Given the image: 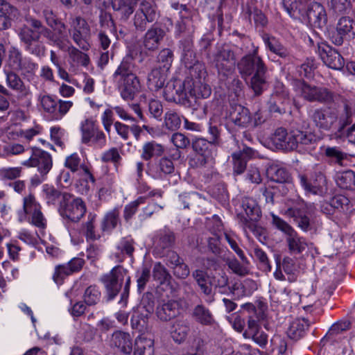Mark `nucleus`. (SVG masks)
<instances>
[{
	"label": "nucleus",
	"mask_w": 355,
	"mask_h": 355,
	"mask_svg": "<svg viewBox=\"0 0 355 355\" xmlns=\"http://www.w3.org/2000/svg\"><path fill=\"white\" fill-rule=\"evenodd\" d=\"M159 17V11L153 1H142L132 18L136 32L143 33L142 44L145 50L156 51L164 37L166 31L162 24L155 22Z\"/></svg>",
	"instance_id": "nucleus-1"
},
{
	"label": "nucleus",
	"mask_w": 355,
	"mask_h": 355,
	"mask_svg": "<svg viewBox=\"0 0 355 355\" xmlns=\"http://www.w3.org/2000/svg\"><path fill=\"white\" fill-rule=\"evenodd\" d=\"M221 268V263L217 259L207 258L202 260L200 268L192 272V277L202 293L208 297L206 300L209 302L213 301V285L218 288L221 293L230 290L228 277Z\"/></svg>",
	"instance_id": "nucleus-2"
},
{
	"label": "nucleus",
	"mask_w": 355,
	"mask_h": 355,
	"mask_svg": "<svg viewBox=\"0 0 355 355\" xmlns=\"http://www.w3.org/2000/svg\"><path fill=\"white\" fill-rule=\"evenodd\" d=\"M237 69L242 78L250 79V87L255 96H260L268 87V67L258 55V47L240 59Z\"/></svg>",
	"instance_id": "nucleus-3"
},
{
	"label": "nucleus",
	"mask_w": 355,
	"mask_h": 355,
	"mask_svg": "<svg viewBox=\"0 0 355 355\" xmlns=\"http://www.w3.org/2000/svg\"><path fill=\"white\" fill-rule=\"evenodd\" d=\"M272 225L286 235V241L290 253L301 254L309 247L306 239L301 237L295 230L279 216L271 214Z\"/></svg>",
	"instance_id": "nucleus-4"
},
{
	"label": "nucleus",
	"mask_w": 355,
	"mask_h": 355,
	"mask_svg": "<svg viewBox=\"0 0 355 355\" xmlns=\"http://www.w3.org/2000/svg\"><path fill=\"white\" fill-rule=\"evenodd\" d=\"M178 48L180 51L181 62L189 69L190 75L195 78H201L205 67L197 58L191 36L188 35L180 40L178 42Z\"/></svg>",
	"instance_id": "nucleus-5"
},
{
	"label": "nucleus",
	"mask_w": 355,
	"mask_h": 355,
	"mask_svg": "<svg viewBox=\"0 0 355 355\" xmlns=\"http://www.w3.org/2000/svg\"><path fill=\"white\" fill-rule=\"evenodd\" d=\"M300 96L311 103H330L334 101V94L324 87H320L304 80H297L295 84Z\"/></svg>",
	"instance_id": "nucleus-6"
},
{
	"label": "nucleus",
	"mask_w": 355,
	"mask_h": 355,
	"mask_svg": "<svg viewBox=\"0 0 355 355\" xmlns=\"http://www.w3.org/2000/svg\"><path fill=\"white\" fill-rule=\"evenodd\" d=\"M243 308L247 309L250 313L252 314L249 315L248 320V327L243 333V336L246 338H252L254 343L261 347L264 348L268 343V335L261 329L259 322L262 319V313L257 311L255 306L248 303L242 306Z\"/></svg>",
	"instance_id": "nucleus-7"
},
{
	"label": "nucleus",
	"mask_w": 355,
	"mask_h": 355,
	"mask_svg": "<svg viewBox=\"0 0 355 355\" xmlns=\"http://www.w3.org/2000/svg\"><path fill=\"white\" fill-rule=\"evenodd\" d=\"M191 86V80L189 79L170 80L164 88V97L168 102L187 106L189 104L187 93Z\"/></svg>",
	"instance_id": "nucleus-8"
},
{
	"label": "nucleus",
	"mask_w": 355,
	"mask_h": 355,
	"mask_svg": "<svg viewBox=\"0 0 355 355\" xmlns=\"http://www.w3.org/2000/svg\"><path fill=\"white\" fill-rule=\"evenodd\" d=\"M207 59L209 63L217 69L219 74L225 76L231 72L235 64L236 55L231 48L223 45L212 55L207 53Z\"/></svg>",
	"instance_id": "nucleus-9"
},
{
	"label": "nucleus",
	"mask_w": 355,
	"mask_h": 355,
	"mask_svg": "<svg viewBox=\"0 0 355 355\" xmlns=\"http://www.w3.org/2000/svg\"><path fill=\"white\" fill-rule=\"evenodd\" d=\"M309 128V121L302 117L295 119L291 123V134L297 144H302V150L305 151V153L311 154L312 148L309 145L315 139V135L308 131Z\"/></svg>",
	"instance_id": "nucleus-10"
},
{
	"label": "nucleus",
	"mask_w": 355,
	"mask_h": 355,
	"mask_svg": "<svg viewBox=\"0 0 355 355\" xmlns=\"http://www.w3.org/2000/svg\"><path fill=\"white\" fill-rule=\"evenodd\" d=\"M127 270L121 266L114 267L109 272L101 277L108 296V300H113L119 293L124 279L126 280Z\"/></svg>",
	"instance_id": "nucleus-11"
},
{
	"label": "nucleus",
	"mask_w": 355,
	"mask_h": 355,
	"mask_svg": "<svg viewBox=\"0 0 355 355\" xmlns=\"http://www.w3.org/2000/svg\"><path fill=\"white\" fill-rule=\"evenodd\" d=\"M316 52L322 62L334 70L343 69L345 62L341 54L326 41L316 42Z\"/></svg>",
	"instance_id": "nucleus-12"
},
{
	"label": "nucleus",
	"mask_w": 355,
	"mask_h": 355,
	"mask_svg": "<svg viewBox=\"0 0 355 355\" xmlns=\"http://www.w3.org/2000/svg\"><path fill=\"white\" fill-rule=\"evenodd\" d=\"M303 21L313 28L323 29L327 24L328 16L322 3L313 1L306 4Z\"/></svg>",
	"instance_id": "nucleus-13"
},
{
	"label": "nucleus",
	"mask_w": 355,
	"mask_h": 355,
	"mask_svg": "<svg viewBox=\"0 0 355 355\" xmlns=\"http://www.w3.org/2000/svg\"><path fill=\"white\" fill-rule=\"evenodd\" d=\"M242 207L248 217V218L244 217L241 219L245 232H247L248 230L254 235L259 234L260 228L253 221L258 220L261 216V210L257 202L251 198L244 197L242 200Z\"/></svg>",
	"instance_id": "nucleus-14"
},
{
	"label": "nucleus",
	"mask_w": 355,
	"mask_h": 355,
	"mask_svg": "<svg viewBox=\"0 0 355 355\" xmlns=\"http://www.w3.org/2000/svg\"><path fill=\"white\" fill-rule=\"evenodd\" d=\"M355 35V21L349 16H342L338 21L336 29L330 33V40L336 46H341L344 41Z\"/></svg>",
	"instance_id": "nucleus-15"
},
{
	"label": "nucleus",
	"mask_w": 355,
	"mask_h": 355,
	"mask_svg": "<svg viewBox=\"0 0 355 355\" xmlns=\"http://www.w3.org/2000/svg\"><path fill=\"white\" fill-rule=\"evenodd\" d=\"M312 208L311 204L306 203L303 199L298 198L294 205L288 207L286 214L294 218L297 226L304 232H308L311 229L309 218L305 215Z\"/></svg>",
	"instance_id": "nucleus-16"
},
{
	"label": "nucleus",
	"mask_w": 355,
	"mask_h": 355,
	"mask_svg": "<svg viewBox=\"0 0 355 355\" xmlns=\"http://www.w3.org/2000/svg\"><path fill=\"white\" fill-rule=\"evenodd\" d=\"M298 178L306 194L322 196L327 192V180L323 174L319 173L310 179L304 175L300 174Z\"/></svg>",
	"instance_id": "nucleus-17"
},
{
	"label": "nucleus",
	"mask_w": 355,
	"mask_h": 355,
	"mask_svg": "<svg viewBox=\"0 0 355 355\" xmlns=\"http://www.w3.org/2000/svg\"><path fill=\"white\" fill-rule=\"evenodd\" d=\"M272 141L276 149L282 150L284 153L295 150L299 153H305L302 150V144H297L291 134L288 137L286 130L284 128H279L275 130Z\"/></svg>",
	"instance_id": "nucleus-18"
},
{
	"label": "nucleus",
	"mask_w": 355,
	"mask_h": 355,
	"mask_svg": "<svg viewBox=\"0 0 355 355\" xmlns=\"http://www.w3.org/2000/svg\"><path fill=\"white\" fill-rule=\"evenodd\" d=\"M71 26L73 28L72 39L74 42L83 50L87 51L89 44L87 41V36L89 32V27L87 21L81 17L71 18Z\"/></svg>",
	"instance_id": "nucleus-19"
},
{
	"label": "nucleus",
	"mask_w": 355,
	"mask_h": 355,
	"mask_svg": "<svg viewBox=\"0 0 355 355\" xmlns=\"http://www.w3.org/2000/svg\"><path fill=\"white\" fill-rule=\"evenodd\" d=\"M226 118L229 119L235 125L241 128H247L252 122L250 110L236 103L230 104L226 112Z\"/></svg>",
	"instance_id": "nucleus-20"
},
{
	"label": "nucleus",
	"mask_w": 355,
	"mask_h": 355,
	"mask_svg": "<svg viewBox=\"0 0 355 355\" xmlns=\"http://www.w3.org/2000/svg\"><path fill=\"white\" fill-rule=\"evenodd\" d=\"M338 118L337 112L331 109L318 108L311 115L315 126L323 130H331L337 122Z\"/></svg>",
	"instance_id": "nucleus-21"
},
{
	"label": "nucleus",
	"mask_w": 355,
	"mask_h": 355,
	"mask_svg": "<svg viewBox=\"0 0 355 355\" xmlns=\"http://www.w3.org/2000/svg\"><path fill=\"white\" fill-rule=\"evenodd\" d=\"M23 209L31 216L33 225L41 229L46 227V221L41 211V207L33 196L30 195L24 198Z\"/></svg>",
	"instance_id": "nucleus-22"
},
{
	"label": "nucleus",
	"mask_w": 355,
	"mask_h": 355,
	"mask_svg": "<svg viewBox=\"0 0 355 355\" xmlns=\"http://www.w3.org/2000/svg\"><path fill=\"white\" fill-rule=\"evenodd\" d=\"M25 34L18 33L19 38L23 44L24 50L31 55L41 58L45 55L46 47L40 41V37L32 36V33Z\"/></svg>",
	"instance_id": "nucleus-23"
},
{
	"label": "nucleus",
	"mask_w": 355,
	"mask_h": 355,
	"mask_svg": "<svg viewBox=\"0 0 355 355\" xmlns=\"http://www.w3.org/2000/svg\"><path fill=\"white\" fill-rule=\"evenodd\" d=\"M85 261L80 257H74L71 259L67 264L58 266L55 268L53 279L57 284H60L64 278L73 272L81 270Z\"/></svg>",
	"instance_id": "nucleus-24"
},
{
	"label": "nucleus",
	"mask_w": 355,
	"mask_h": 355,
	"mask_svg": "<svg viewBox=\"0 0 355 355\" xmlns=\"http://www.w3.org/2000/svg\"><path fill=\"white\" fill-rule=\"evenodd\" d=\"M86 207L80 198H74L65 204L61 211L63 218L77 223L85 215Z\"/></svg>",
	"instance_id": "nucleus-25"
},
{
	"label": "nucleus",
	"mask_w": 355,
	"mask_h": 355,
	"mask_svg": "<svg viewBox=\"0 0 355 355\" xmlns=\"http://www.w3.org/2000/svg\"><path fill=\"white\" fill-rule=\"evenodd\" d=\"M121 81V96L125 101H132L140 93L141 85L136 75H130Z\"/></svg>",
	"instance_id": "nucleus-26"
},
{
	"label": "nucleus",
	"mask_w": 355,
	"mask_h": 355,
	"mask_svg": "<svg viewBox=\"0 0 355 355\" xmlns=\"http://www.w3.org/2000/svg\"><path fill=\"white\" fill-rule=\"evenodd\" d=\"M55 26L49 28V33H48L46 39L60 49L65 51L67 48V42H68L66 25L63 22L60 21Z\"/></svg>",
	"instance_id": "nucleus-27"
},
{
	"label": "nucleus",
	"mask_w": 355,
	"mask_h": 355,
	"mask_svg": "<svg viewBox=\"0 0 355 355\" xmlns=\"http://www.w3.org/2000/svg\"><path fill=\"white\" fill-rule=\"evenodd\" d=\"M180 304L178 301L170 300L157 306L156 315L162 321H169L180 314Z\"/></svg>",
	"instance_id": "nucleus-28"
},
{
	"label": "nucleus",
	"mask_w": 355,
	"mask_h": 355,
	"mask_svg": "<svg viewBox=\"0 0 355 355\" xmlns=\"http://www.w3.org/2000/svg\"><path fill=\"white\" fill-rule=\"evenodd\" d=\"M28 25L23 26L19 31V33L21 34H26L29 33H32V36L41 37L43 36L46 38L48 36L49 29V28L44 26L40 20L33 17H29L26 19Z\"/></svg>",
	"instance_id": "nucleus-29"
},
{
	"label": "nucleus",
	"mask_w": 355,
	"mask_h": 355,
	"mask_svg": "<svg viewBox=\"0 0 355 355\" xmlns=\"http://www.w3.org/2000/svg\"><path fill=\"white\" fill-rule=\"evenodd\" d=\"M190 331V327L186 320L178 319L173 322L169 329V334L173 340L178 344L184 343Z\"/></svg>",
	"instance_id": "nucleus-30"
},
{
	"label": "nucleus",
	"mask_w": 355,
	"mask_h": 355,
	"mask_svg": "<svg viewBox=\"0 0 355 355\" xmlns=\"http://www.w3.org/2000/svg\"><path fill=\"white\" fill-rule=\"evenodd\" d=\"M111 345L117 347L124 354H130L132 351V339L128 333L116 331L112 335Z\"/></svg>",
	"instance_id": "nucleus-31"
},
{
	"label": "nucleus",
	"mask_w": 355,
	"mask_h": 355,
	"mask_svg": "<svg viewBox=\"0 0 355 355\" xmlns=\"http://www.w3.org/2000/svg\"><path fill=\"white\" fill-rule=\"evenodd\" d=\"M168 77V71L163 68H153L148 76L147 84L150 90L157 91L162 88Z\"/></svg>",
	"instance_id": "nucleus-32"
},
{
	"label": "nucleus",
	"mask_w": 355,
	"mask_h": 355,
	"mask_svg": "<svg viewBox=\"0 0 355 355\" xmlns=\"http://www.w3.org/2000/svg\"><path fill=\"white\" fill-rule=\"evenodd\" d=\"M135 250L133 239L130 237L122 238L116 244V251L112 253V258L117 262H121L125 255L131 257Z\"/></svg>",
	"instance_id": "nucleus-33"
},
{
	"label": "nucleus",
	"mask_w": 355,
	"mask_h": 355,
	"mask_svg": "<svg viewBox=\"0 0 355 355\" xmlns=\"http://www.w3.org/2000/svg\"><path fill=\"white\" fill-rule=\"evenodd\" d=\"M140 0H112V6L114 11L126 21L135 10V6Z\"/></svg>",
	"instance_id": "nucleus-34"
},
{
	"label": "nucleus",
	"mask_w": 355,
	"mask_h": 355,
	"mask_svg": "<svg viewBox=\"0 0 355 355\" xmlns=\"http://www.w3.org/2000/svg\"><path fill=\"white\" fill-rule=\"evenodd\" d=\"M343 103V113L341 114L338 125V137H342L345 128L352 123V117L355 114V101L346 100Z\"/></svg>",
	"instance_id": "nucleus-35"
},
{
	"label": "nucleus",
	"mask_w": 355,
	"mask_h": 355,
	"mask_svg": "<svg viewBox=\"0 0 355 355\" xmlns=\"http://www.w3.org/2000/svg\"><path fill=\"white\" fill-rule=\"evenodd\" d=\"M343 103V113L341 114L338 125V137H342L345 128L352 123V117L355 114V101L346 100Z\"/></svg>",
	"instance_id": "nucleus-36"
},
{
	"label": "nucleus",
	"mask_w": 355,
	"mask_h": 355,
	"mask_svg": "<svg viewBox=\"0 0 355 355\" xmlns=\"http://www.w3.org/2000/svg\"><path fill=\"white\" fill-rule=\"evenodd\" d=\"M134 355H154V340L151 336L139 335L135 341Z\"/></svg>",
	"instance_id": "nucleus-37"
},
{
	"label": "nucleus",
	"mask_w": 355,
	"mask_h": 355,
	"mask_svg": "<svg viewBox=\"0 0 355 355\" xmlns=\"http://www.w3.org/2000/svg\"><path fill=\"white\" fill-rule=\"evenodd\" d=\"M309 327V323L305 318H295L290 322L286 333L291 339L297 340L304 336Z\"/></svg>",
	"instance_id": "nucleus-38"
},
{
	"label": "nucleus",
	"mask_w": 355,
	"mask_h": 355,
	"mask_svg": "<svg viewBox=\"0 0 355 355\" xmlns=\"http://www.w3.org/2000/svg\"><path fill=\"white\" fill-rule=\"evenodd\" d=\"M7 85L19 93V98H25L30 94V90L24 84L20 77L15 72L5 71Z\"/></svg>",
	"instance_id": "nucleus-39"
},
{
	"label": "nucleus",
	"mask_w": 355,
	"mask_h": 355,
	"mask_svg": "<svg viewBox=\"0 0 355 355\" xmlns=\"http://www.w3.org/2000/svg\"><path fill=\"white\" fill-rule=\"evenodd\" d=\"M282 4L290 17L303 20L306 9L303 0H282Z\"/></svg>",
	"instance_id": "nucleus-40"
},
{
	"label": "nucleus",
	"mask_w": 355,
	"mask_h": 355,
	"mask_svg": "<svg viewBox=\"0 0 355 355\" xmlns=\"http://www.w3.org/2000/svg\"><path fill=\"white\" fill-rule=\"evenodd\" d=\"M120 208L116 207L105 214L101 223L103 232L110 233L120 223Z\"/></svg>",
	"instance_id": "nucleus-41"
},
{
	"label": "nucleus",
	"mask_w": 355,
	"mask_h": 355,
	"mask_svg": "<svg viewBox=\"0 0 355 355\" xmlns=\"http://www.w3.org/2000/svg\"><path fill=\"white\" fill-rule=\"evenodd\" d=\"M266 48L272 53L278 57L289 60L290 52L284 45H282L275 37L264 36L263 37Z\"/></svg>",
	"instance_id": "nucleus-42"
},
{
	"label": "nucleus",
	"mask_w": 355,
	"mask_h": 355,
	"mask_svg": "<svg viewBox=\"0 0 355 355\" xmlns=\"http://www.w3.org/2000/svg\"><path fill=\"white\" fill-rule=\"evenodd\" d=\"M64 165L72 172L83 170V173L89 178L91 183L95 182L94 176L90 173L85 165V160L83 157L82 158L80 157H67Z\"/></svg>",
	"instance_id": "nucleus-43"
},
{
	"label": "nucleus",
	"mask_w": 355,
	"mask_h": 355,
	"mask_svg": "<svg viewBox=\"0 0 355 355\" xmlns=\"http://www.w3.org/2000/svg\"><path fill=\"white\" fill-rule=\"evenodd\" d=\"M23 164L27 167H36L43 175L46 174L52 166L51 157H30Z\"/></svg>",
	"instance_id": "nucleus-44"
},
{
	"label": "nucleus",
	"mask_w": 355,
	"mask_h": 355,
	"mask_svg": "<svg viewBox=\"0 0 355 355\" xmlns=\"http://www.w3.org/2000/svg\"><path fill=\"white\" fill-rule=\"evenodd\" d=\"M329 10L333 15L348 14L353 8L352 0H327Z\"/></svg>",
	"instance_id": "nucleus-45"
},
{
	"label": "nucleus",
	"mask_w": 355,
	"mask_h": 355,
	"mask_svg": "<svg viewBox=\"0 0 355 355\" xmlns=\"http://www.w3.org/2000/svg\"><path fill=\"white\" fill-rule=\"evenodd\" d=\"M280 265L287 275V281L291 283L295 282L299 274V266L297 264L296 260L286 257L283 259L282 262H280Z\"/></svg>",
	"instance_id": "nucleus-46"
},
{
	"label": "nucleus",
	"mask_w": 355,
	"mask_h": 355,
	"mask_svg": "<svg viewBox=\"0 0 355 355\" xmlns=\"http://www.w3.org/2000/svg\"><path fill=\"white\" fill-rule=\"evenodd\" d=\"M197 79V80L191 79V86L189 88L190 96H194L196 98H207L210 96L211 94V87L208 85L202 83L200 80V78Z\"/></svg>",
	"instance_id": "nucleus-47"
},
{
	"label": "nucleus",
	"mask_w": 355,
	"mask_h": 355,
	"mask_svg": "<svg viewBox=\"0 0 355 355\" xmlns=\"http://www.w3.org/2000/svg\"><path fill=\"white\" fill-rule=\"evenodd\" d=\"M337 185L344 189H355V173L352 170L339 171L336 175Z\"/></svg>",
	"instance_id": "nucleus-48"
},
{
	"label": "nucleus",
	"mask_w": 355,
	"mask_h": 355,
	"mask_svg": "<svg viewBox=\"0 0 355 355\" xmlns=\"http://www.w3.org/2000/svg\"><path fill=\"white\" fill-rule=\"evenodd\" d=\"M192 316L196 322L204 325H210L214 321L209 309L202 304H198L194 307Z\"/></svg>",
	"instance_id": "nucleus-49"
},
{
	"label": "nucleus",
	"mask_w": 355,
	"mask_h": 355,
	"mask_svg": "<svg viewBox=\"0 0 355 355\" xmlns=\"http://www.w3.org/2000/svg\"><path fill=\"white\" fill-rule=\"evenodd\" d=\"M192 148L198 155H210L215 151L216 145L207 139L199 138L193 142Z\"/></svg>",
	"instance_id": "nucleus-50"
},
{
	"label": "nucleus",
	"mask_w": 355,
	"mask_h": 355,
	"mask_svg": "<svg viewBox=\"0 0 355 355\" xmlns=\"http://www.w3.org/2000/svg\"><path fill=\"white\" fill-rule=\"evenodd\" d=\"M133 68V58L131 56H126L123 58L113 76L115 78L121 76V80L126 78L130 75H135L132 72Z\"/></svg>",
	"instance_id": "nucleus-51"
},
{
	"label": "nucleus",
	"mask_w": 355,
	"mask_h": 355,
	"mask_svg": "<svg viewBox=\"0 0 355 355\" xmlns=\"http://www.w3.org/2000/svg\"><path fill=\"white\" fill-rule=\"evenodd\" d=\"M173 59V51L171 49L164 48L162 49L157 56V62L159 64L157 67L165 69L168 71L171 67Z\"/></svg>",
	"instance_id": "nucleus-52"
},
{
	"label": "nucleus",
	"mask_w": 355,
	"mask_h": 355,
	"mask_svg": "<svg viewBox=\"0 0 355 355\" xmlns=\"http://www.w3.org/2000/svg\"><path fill=\"white\" fill-rule=\"evenodd\" d=\"M182 123V118L180 114L174 111L168 110L164 115V126L169 130H176L180 128Z\"/></svg>",
	"instance_id": "nucleus-53"
},
{
	"label": "nucleus",
	"mask_w": 355,
	"mask_h": 355,
	"mask_svg": "<svg viewBox=\"0 0 355 355\" xmlns=\"http://www.w3.org/2000/svg\"><path fill=\"white\" fill-rule=\"evenodd\" d=\"M268 110L271 113L284 114L286 112L285 101L279 94H273L268 101Z\"/></svg>",
	"instance_id": "nucleus-54"
},
{
	"label": "nucleus",
	"mask_w": 355,
	"mask_h": 355,
	"mask_svg": "<svg viewBox=\"0 0 355 355\" xmlns=\"http://www.w3.org/2000/svg\"><path fill=\"white\" fill-rule=\"evenodd\" d=\"M146 198L141 196L134 201L126 205L123 210V218L126 222H129L138 209V207L145 203Z\"/></svg>",
	"instance_id": "nucleus-55"
},
{
	"label": "nucleus",
	"mask_w": 355,
	"mask_h": 355,
	"mask_svg": "<svg viewBox=\"0 0 355 355\" xmlns=\"http://www.w3.org/2000/svg\"><path fill=\"white\" fill-rule=\"evenodd\" d=\"M22 55L16 48L12 47L8 52V64L14 70L22 69Z\"/></svg>",
	"instance_id": "nucleus-56"
},
{
	"label": "nucleus",
	"mask_w": 355,
	"mask_h": 355,
	"mask_svg": "<svg viewBox=\"0 0 355 355\" xmlns=\"http://www.w3.org/2000/svg\"><path fill=\"white\" fill-rule=\"evenodd\" d=\"M101 292L96 286H90L85 290L83 299L84 302L89 306L97 304L101 300Z\"/></svg>",
	"instance_id": "nucleus-57"
},
{
	"label": "nucleus",
	"mask_w": 355,
	"mask_h": 355,
	"mask_svg": "<svg viewBox=\"0 0 355 355\" xmlns=\"http://www.w3.org/2000/svg\"><path fill=\"white\" fill-rule=\"evenodd\" d=\"M153 277L159 284H164L171 278V275L166 268L161 263L158 262L154 265Z\"/></svg>",
	"instance_id": "nucleus-58"
},
{
	"label": "nucleus",
	"mask_w": 355,
	"mask_h": 355,
	"mask_svg": "<svg viewBox=\"0 0 355 355\" xmlns=\"http://www.w3.org/2000/svg\"><path fill=\"white\" fill-rule=\"evenodd\" d=\"M39 100L45 112L52 114L57 113V101L55 99L49 95L40 96Z\"/></svg>",
	"instance_id": "nucleus-59"
},
{
	"label": "nucleus",
	"mask_w": 355,
	"mask_h": 355,
	"mask_svg": "<svg viewBox=\"0 0 355 355\" xmlns=\"http://www.w3.org/2000/svg\"><path fill=\"white\" fill-rule=\"evenodd\" d=\"M268 173L272 174V179L277 182H288L291 180L289 173L284 168L271 167Z\"/></svg>",
	"instance_id": "nucleus-60"
},
{
	"label": "nucleus",
	"mask_w": 355,
	"mask_h": 355,
	"mask_svg": "<svg viewBox=\"0 0 355 355\" xmlns=\"http://www.w3.org/2000/svg\"><path fill=\"white\" fill-rule=\"evenodd\" d=\"M42 193L46 202L52 205L55 204L60 196V191L48 184L42 186Z\"/></svg>",
	"instance_id": "nucleus-61"
},
{
	"label": "nucleus",
	"mask_w": 355,
	"mask_h": 355,
	"mask_svg": "<svg viewBox=\"0 0 355 355\" xmlns=\"http://www.w3.org/2000/svg\"><path fill=\"white\" fill-rule=\"evenodd\" d=\"M253 256L259 261L263 270L266 272H270L271 270V266L269 263L267 254L262 249L255 247L253 249Z\"/></svg>",
	"instance_id": "nucleus-62"
},
{
	"label": "nucleus",
	"mask_w": 355,
	"mask_h": 355,
	"mask_svg": "<svg viewBox=\"0 0 355 355\" xmlns=\"http://www.w3.org/2000/svg\"><path fill=\"white\" fill-rule=\"evenodd\" d=\"M96 218V215L89 214L88 220L84 225L85 228V235L87 241H95L98 239V236L96 234L94 231V220Z\"/></svg>",
	"instance_id": "nucleus-63"
},
{
	"label": "nucleus",
	"mask_w": 355,
	"mask_h": 355,
	"mask_svg": "<svg viewBox=\"0 0 355 355\" xmlns=\"http://www.w3.org/2000/svg\"><path fill=\"white\" fill-rule=\"evenodd\" d=\"M349 200L345 196L338 195L331 199L330 206L342 211L349 209Z\"/></svg>",
	"instance_id": "nucleus-64"
}]
</instances>
